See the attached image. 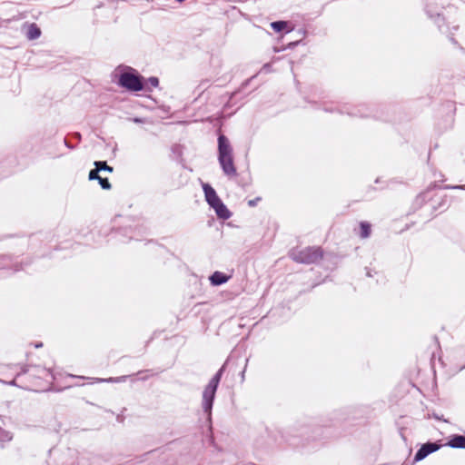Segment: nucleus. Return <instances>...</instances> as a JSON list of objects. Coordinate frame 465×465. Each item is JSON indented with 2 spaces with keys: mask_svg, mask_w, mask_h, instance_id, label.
<instances>
[{
  "mask_svg": "<svg viewBox=\"0 0 465 465\" xmlns=\"http://www.w3.org/2000/svg\"><path fill=\"white\" fill-rule=\"evenodd\" d=\"M113 79L118 85L131 92H138L144 88L140 74L129 66H117L113 72Z\"/></svg>",
  "mask_w": 465,
  "mask_h": 465,
  "instance_id": "nucleus-1",
  "label": "nucleus"
},
{
  "mask_svg": "<svg viewBox=\"0 0 465 465\" xmlns=\"http://www.w3.org/2000/svg\"><path fill=\"white\" fill-rule=\"evenodd\" d=\"M218 160L223 173L227 176L234 177L236 175L232 148L229 140L224 135H220L218 138Z\"/></svg>",
  "mask_w": 465,
  "mask_h": 465,
  "instance_id": "nucleus-2",
  "label": "nucleus"
},
{
  "mask_svg": "<svg viewBox=\"0 0 465 465\" xmlns=\"http://www.w3.org/2000/svg\"><path fill=\"white\" fill-rule=\"evenodd\" d=\"M205 200L208 204L214 210L218 218L227 220L232 216V213L222 202L214 189L208 183H203Z\"/></svg>",
  "mask_w": 465,
  "mask_h": 465,
  "instance_id": "nucleus-3",
  "label": "nucleus"
},
{
  "mask_svg": "<svg viewBox=\"0 0 465 465\" xmlns=\"http://www.w3.org/2000/svg\"><path fill=\"white\" fill-rule=\"evenodd\" d=\"M223 368L210 380L203 393V408L207 413H211L214 395L220 382Z\"/></svg>",
  "mask_w": 465,
  "mask_h": 465,
  "instance_id": "nucleus-4",
  "label": "nucleus"
},
{
  "mask_svg": "<svg viewBox=\"0 0 465 465\" xmlns=\"http://www.w3.org/2000/svg\"><path fill=\"white\" fill-rule=\"evenodd\" d=\"M291 255L294 261L303 263L314 262L322 256L319 249L316 248H305L300 251H293Z\"/></svg>",
  "mask_w": 465,
  "mask_h": 465,
  "instance_id": "nucleus-5",
  "label": "nucleus"
},
{
  "mask_svg": "<svg viewBox=\"0 0 465 465\" xmlns=\"http://www.w3.org/2000/svg\"><path fill=\"white\" fill-rule=\"evenodd\" d=\"M439 449V446L435 443H427L424 444L416 453L415 460L419 461L426 458L429 454L436 451Z\"/></svg>",
  "mask_w": 465,
  "mask_h": 465,
  "instance_id": "nucleus-6",
  "label": "nucleus"
},
{
  "mask_svg": "<svg viewBox=\"0 0 465 465\" xmlns=\"http://www.w3.org/2000/svg\"><path fill=\"white\" fill-rule=\"evenodd\" d=\"M445 445L450 448L465 449V436L452 435Z\"/></svg>",
  "mask_w": 465,
  "mask_h": 465,
  "instance_id": "nucleus-7",
  "label": "nucleus"
},
{
  "mask_svg": "<svg viewBox=\"0 0 465 465\" xmlns=\"http://www.w3.org/2000/svg\"><path fill=\"white\" fill-rule=\"evenodd\" d=\"M228 277L220 272H215L211 277L210 281L213 285H221L228 281Z\"/></svg>",
  "mask_w": 465,
  "mask_h": 465,
  "instance_id": "nucleus-8",
  "label": "nucleus"
},
{
  "mask_svg": "<svg viewBox=\"0 0 465 465\" xmlns=\"http://www.w3.org/2000/svg\"><path fill=\"white\" fill-rule=\"evenodd\" d=\"M40 29L35 24H32L27 27L26 35L29 39H36L40 36Z\"/></svg>",
  "mask_w": 465,
  "mask_h": 465,
  "instance_id": "nucleus-9",
  "label": "nucleus"
},
{
  "mask_svg": "<svg viewBox=\"0 0 465 465\" xmlns=\"http://www.w3.org/2000/svg\"><path fill=\"white\" fill-rule=\"evenodd\" d=\"M271 26L272 27L273 30L279 32L287 27V23L283 21L272 22L271 24Z\"/></svg>",
  "mask_w": 465,
  "mask_h": 465,
  "instance_id": "nucleus-10",
  "label": "nucleus"
},
{
  "mask_svg": "<svg viewBox=\"0 0 465 465\" xmlns=\"http://www.w3.org/2000/svg\"><path fill=\"white\" fill-rule=\"evenodd\" d=\"M95 167L98 168L99 171L105 170L108 172H113V168L106 164L105 162H94Z\"/></svg>",
  "mask_w": 465,
  "mask_h": 465,
  "instance_id": "nucleus-11",
  "label": "nucleus"
},
{
  "mask_svg": "<svg viewBox=\"0 0 465 465\" xmlns=\"http://www.w3.org/2000/svg\"><path fill=\"white\" fill-rule=\"evenodd\" d=\"M361 236L362 237H368L370 234V225L368 223H362L361 224Z\"/></svg>",
  "mask_w": 465,
  "mask_h": 465,
  "instance_id": "nucleus-12",
  "label": "nucleus"
},
{
  "mask_svg": "<svg viewBox=\"0 0 465 465\" xmlns=\"http://www.w3.org/2000/svg\"><path fill=\"white\" fill-rule=\"evenodd\" d=\"M98 181L103 189L108 190L111 188V184L106 178L100 177Z\"/></svg>",
  "mask_w": 465,
  "mask_h": 465,
  "instance_id": "nucleus-13",
  "label": "nucleus"
},
{
  "mask_svg": "<svg viewBox=\"0 0 465 465\" xmlns=\"http://www.w3.org/2000/svg\"><path fill=\"white\" fill-rule=\"evenodd\" d=\"M98 172H99V170L97 167L94 170H91L89 173V179L90 180H99V178L101 176H99Z\"/></svg>",
  "mask_w": 465,
  "mask_h": 465,
  "instance_id": "nucleus-14",
  "label": "nucleus"
},
{
  "mask_svg": "<svg viewBox=\"0 0 465 465\" xmlns=\"http://www.w3.org/2000/svg\"><path fill=\"white\" fill-rule=\"evenodd\" d=\"M149 84L151 86L153 87H156L159 84V81H158V78L156 77H150L147 82L144 84V87L146 86V84Z\"/></svg>",
  "mask_w": 465,
  "mask_h": 465,
  "instance_id": "nucleus-15",
  "label": "nucleus"
},
{
  "mask_svg": "<svg viewBox=\"0 0 465 465\" xmlns=\"http://www.w3.org/2000/svg\"><path fill=\"white\" fill-rule=\"evenodd\" d=\"M122 381H124V377L116 378V379L110 378V379L106 380V381H110V382H119Z\"/></svg>",
  "mask_w": 465,
  "mask_h": 465,
  "instance_id": "nucleus-16",
  "label": "nucleus"
},
{
  "mask_svg": "<svg viewBox=\"0 0 465 465\" xmlns=\"http://www.w3.org/2000/svg\"><path fill=\"white\" fill-rule=\"evenodd\" d=\"M259 200H260L259 198H257V199H255V200H250V201L248 202V204H249L250 206H254V205L257 203V202H258Z\"/></svg>",
  "mask_w": 465,
  "mask_h": 465,
  "instance_id": "nucleus-17",
  "label": "nucleus"
},
{
  "mask_svg": "<svg viewBox=\"0 0 465 465\" xmlns=\"http://www.w3.org/2000/svg\"><path fill=\"white\" fill-rule=\"evenodd\" d=\"M461 188H464L463 186Z\"/></svg>",
  "mask_w": 465,
  "mask_h": 465,
  "instance_id": "nucleus-18",
  "label": "nucleus"
}]
</instances>
